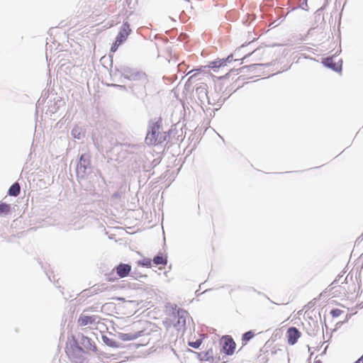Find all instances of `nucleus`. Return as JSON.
<instances>
[{"instance_id": "18", "label": "nucleus", "mask_w": 363, "mask_h": 363, "mask_svg": "<svg viewBox=\"0 0 363 363\" xmlns=\"http://www.w3.org/2000/svg\"><path fill=\"white\" fill-rule=\"evenodd\" d=\"M342 313H343V311L338 308L333 309L330 311L331 315L335 318L340 316Z\"/></svg>"}, {"instance_id": "13", "label": "nucleus", "mask_w": 363, "mask_h": 363, "mask_svg": "<svg viewBox=\"0 0 363 363\" xmlns=\"http://www.w3.org/2000/svg\"><path fill=\"white\" fill-rule=\"evenodd\" d=\"M255 335V332L250 330L246 332L242 335V343L243 345H245L248 341H250L252 338H253Z\"/></svg>"}, {"instance_id": "9", "label": "nucleus", "mask_w": 363, "mask_h": 363, "mask_svg": "<svg viewBox=\"0 0 363 363\" xmlns=\"http://www.w3.org/2000/svg\"><path fill=\"white\" fill-rule=\"evenodd\" d=\"M233 60L232 56H228L225 59H220L210 62L208 67L212 68L214 71H216L217 69L220 67H224L227 65L228 62H231Z\"/></svg>"}, {"instance_id": "5", "label": "nucleus", "mask_w": 363, "mask_h": 363, "mask_svg": "<svg viewBox=\"0 0 363 363\" xmlns=\"http://www.w3.org/2000/svg\"><path fill=\"white\" fill-rule=\"evenodd\" d=\"M301 335V332L294 327L289 328L286 331V337L289 345H295Z\"/></svg>"}, {"instance_id": "8", "label": "nucleus", "mask_w": 363, "mask_h": 363, "mask_svg": "<svg viewBox=\"0 0 363 363\" xmlns=\"http://www.w3.org/2000/svg\"><path fill=\"white\" fill-rule=\"evenodd\" d=\"M80 343L86 352H96V346L89 337L82 335Z\"/></svg>"}, {"instance_id": "23", "label": "nucleus", "mask_w": 363, "mask_h": 363, "mask_svg": "<svg viewBox=\"0 0 363 363\" xmlns=\"http://www.w3.org/2000/svg\"><path fill=\"white\" fill-rule=\"evenodd\" d=\"M108 345H110L111 347H115V346H116V345H115V344H113V343H112V344H108Z\"/></svg>"}, {"instance_id": "14", "label": "nucleus", "mask_w": 363, "mask_h": 363, "mask_svg": "<svg viewBox=\"0 0 363 363\" xmlns=\"http://www.w3.org/2000/svg\"><path fill=\"white\" fill-rule=\"evenodd\" d=\"M11 206L8 203L0 202V216L8 214L10 212Z\"/></svg>"}, {"instance_id": "17", "label": "nucleus", "mask_w": 363, "mask_h": 363, "mask_svg": "<svg viewBox=\"0 0 363 363\" xmlns=\"http://www.w3.org/2000/svg\"><path fill=\"white\" fill-rule=\"evenodd\" d=\"M202 343V340L199 339L196 340L195 342H189L188 345L194 348H199Z\"/></svg>"}, {"instance_id": "19", "label": "nucleus", "mask_w": 363, "mask_h": 363, "mask_svg": "<svg viewBox=\"0 0 363 363\" xmlns=\"http://www.w3.org/2000/svg\"><path fill=\"white\" fill-rule=\"evenodd\" d=\"M80 162H83L84 164V168L86 169V165H89L90 164V160L89 157H86L85 155H82L80 157Z\"/></svg>"}, {"instance_id": "1", "label": "nucleus", "mask_w": 363, "mask_h": 363, "mask_svg": "<svg viewBox=\"0 0 363 363\" xmlns=\"http://www.w3.org/2000/svg\"><path fill=\"white\" fill-rule=\"evenodd\" d=\"M162 122V120L161 117L150 121L149 130L145 137V143L148 145L161 144L167 140V133L161 131Z\"/></svg>"}, {"instance_id": "22", "label": "nucleus", "mask_w": 363, "mask_h": 363, "mask_svg": "<svg viewBox=\"0 0 363 363\" xmlns=\"http://www.w3.org/2000/svg\"><path fill=\"white\" fill-rule=\"evenodd\" d=\"M355 363H363V356H362L360 358H359Z\"/></svg>"}, {"instance_id": "21", "label": "nucleus", "mask_w": 363, "mask_h": 363, "mask_svg": "<svg viewBox=\"0 0 363 363\" xmlns=\"http://www.w3.org/2000/svg\"><path fill=\"white\" fill-rule=\"evenodd\" d=\"M118 278H117V277H111V274H110L107 277L106 280L108 281H115L118 280Z\"/></svg>"}, {"instance_id": "4", "label": "nucleus", "mask_w": 363, "mask_h": 363, "mask_svg": "<svg viewBox=\"0 0 363 363\" xmlns=\"http://www.w3.org/2000/svg\"><path fill=\"white\" fill-rule=\"evenodd\" d=\"M222 342L223 350L224 353L228 355H232L235 352L236 346V344L233 339L230 336L226 335L223 337Z\"/></svg>"}, {"instance_id": "16", "label": "nucleus", "mask_w": 363, "mask_h": 363, "mask_svg": "<svg viewBox=\"0 0 363 363\" xmlns=\"http://www.w3.org/2000/svg\"><path fill=\"white\" fill-rule=\"evenodd\" d=\"M201 69H194V70H191L190 72H188V74H191L192 72H194V74H191L189 79H188V82H191L193 80V79L198 74H199L201 73Z\"/></svg>"}, {"instance_id": "2", "label": "nucleus", "mask_w": 363, "mask_h": 363, "mask_svg": "<svg viewBox=\"0 0 363 363\" xmlns=\"http://www.w3.org/2000/svg\"><path fill=\"white\" fill-rule=\"evenodd\" d=\"M130 31L131 30L128 23L124 22L117 35L115 42L111 48V51L112 52H115L118 50V47L126 40Z\"/></svg>"}, {"instance_id": "15", "label": "nucleus", "mask_w": 363, "mask_h": 363, "mask_svg": "<svg viewBox=\"0 0 363 363\" xmlns=\"http://www.w3.org/2000/svg\"><path fill=\"white\" fill-rule=\"evenodd\" d=\"M72 135L74 138L80 139L84 135V133L80 128L76 127L72 130Z\"/></svg>"}, {"instance_id": "20", "label": "nucleus", "mask_w": 363, "mask_h": 363, "mask_svg": "<svg viewBox=\"0 0 363 363\" xmlns=\"http://www.w3.org/2000/svg\"><path fill=\"white\" fill-rule=\"evenodd\" d=\"M141 264L143 266H145V267H150L152 266V261L150 259H144L142 262H141Z\"/></svg>"}, {"instance_id": "12", "label": "nucleus", "mask_w": 363, "mask_h": 363, "mask_svg": "<svg viewBox=\"0 0 363 363\" xmlns=\"http://www.w3.org/2000/svg\"><path fill=\"white\" fill-rule=\"evenodd\" d=\"M21 187L18 183L16 182L9 189L10 196H17L20 194Z\"/></svg>"}, {"instance_id": "6", "label": "nucleus", "mask_w": 363, "mask_h": 363, "mask_svg": "<svg viewBox=\"0 0 363 363\" xmlns=\"http://www.w3.org/2000/svg\"><path fill=\"white\" fill-rule=\"evenodd\" d=\"M77 323L80 326L93 325L98 323V317L96 315H86L82 314L79 316Z\"/></svg>"}, {"instance_id": "11", "label": "nucleus", "mask_w": 363, "mask_h": 363, "mask_svg": "<svg viewBox=\"0 0 363 363\" xmlns=\"http://www.w3.org/2000/svg\"><path fill=\"white\" fill-rule=\"evenodd\" d=\"M152 262L155 265H166L167 264V256L158 255L154 257Z\"/></svg>"}, {"instance_id": "10", "label": "nucleus", "mask_w": 363, "mask_h": 363, "mask_svg": "<svg viewBox=\"0 0 363 363\" xmlns=\"http://www.w3.org/2000/svg\"><path fill=\"white\" fill-rule=\"evenodd\" d=\"M323 63L325 66L335 71L339 70L341 67V65L339 64V62H335V59L332 57L325 59Z\"/></svg>"}, {"instance_id": "7", "label": "nucleus", "mask_w": 363, "mask_h": 363, "mask_svg": "<svg viewBox=\"0 0 363 363\" xmlns=\"http://www.w3.org/2000/svg\"><path fill=\"white\" fill-rule=\"evenodd\" d=\"M115 270L119 278H124L130 274L131 266L128 264L121 263L116 267Z\"/></svg>"}, {"instance_id": "3", "label": "nucleus", "mask_w": 363, "mask_h": 363, "mask_svg": "<svg viewBox=\"0 0 363 363\" xmlns=\"http://www.w3.org/2000/svg\"><path fill=\"white\" fill-rule=\"evenodd\" d=\"M84 352V349L78 345H72L67 348V354L72 363H86Z\"/></svg>"}]
</instances>
